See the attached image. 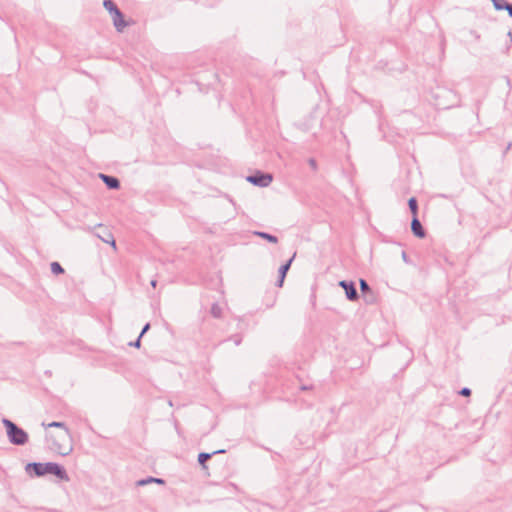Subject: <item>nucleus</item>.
Returning <instances> with one entry per match:
<instances>
[{
    "label": "nucleus",
    "instance_id": "nucleus-24",
    "mask_svg": "<svg viewBox=\"0 0 512 512\" xmlns=\"http://www.w3.org/2000/svg\"><path fill=\"white\" fill-rule=\"evenodd\" d=\"M141 339L142 338L138 336L136 340L129 343V346L139 349L141 347Z\"/></svg>",
    "mask_w": 512,
    "mask_h": 512
},
{
    "label": "nucleus",
    "instance_id": "nucleus-13",
    "mask_svg": "<svg viewBox=\"0 0 512 512\" xmlns=\"http://www.w3.org/2000/svg\"><path fill=\"white\" fill-rule=\"evenodd\" d=\"M253 235L257 236V237H260L264 240H266L267 242L269 243H273V244H276L278 243V238L273 235V234H270L268 232H264V231H254L253 232Z\"/></svg>",
    "mask_w": 512,
    "mask_h": 512
},
{
    "label": "nucleus",
    "instance_id": "nucleus-33",
    "mask_svg": "<svg viewBox=\"0 0 512 512\" xmlns=\"http://www.w3.org/2000/svg\"><path fill=\"white\" fill-rule=\"evenodd\" d=\"M507 36L510 38V41H512V31H509V32L507 33Z\"/></svg>",
    "mask_w": 512,
    "mask_h": 512
},
{
    "label": "nucleus",
    "instance_id": "nucleus-32",
    "mask_svg": "<svg viewBox=\"0 0 512 512\" xmlns=\"http://www.w3.org/2000/svg\"><path fill=\"white\" fill-rule=\"evenodd\" d=\"M150 285H151V287L156 288V286H157V280H156V279H152V280L150 281Z\"/></svg>",
    "mask_w": 512,
    "mask_h": 512
},
{
    "label": "nucleus",
    "instance_id": "nucleus-11",
    "mask_svg": "<svg viewBox=\"0 0 512 512\" xmlns=\"http://www.w3.org/2000/svg\"><path fill=\"white\" fill-rule=\"evenodd\" d=\"M411 231H412L413 235L417 238L422 239L426 236V230L422 226L418 217H412Z\"/></svg>",
    "mask_w": 512,
    "mask_h": 512
},
{
    "label": "nucleus",
    "instance_id": "nucleus-26",
    "mask_svg": "<svg viewBox=\"0 0 512 512\" xmlns=\"http://www.w3.org/2000/svg\"><path fill=\"white\" fill-rule=\"evenodd\" d=\"M308 164L312 168V170H314V171L317 170V162L314 158H310L308 160Z\"/></svg>",
    "mask_w": 512,
    "mask_h": 512
},
{
    "label": "nucleus",
    "instance_id": "nucleus-12",
    "mask_svg": "<svg viewBox=\"0 0 512 512\" xmlns=\"http://www.w3.org/2000/svg\"><path fill=\"white\" fill-rule=\"evenodd\" d=\"M151 483H156V484L164 485L165 484V480L162 479V478L148 476L146 478L138 480L136 482V485L137 486H145V485H148V484H151Z\"/></svg>",
    "mask_w": 512,
    "mask_h": 512
},
{
    "label": "nucleus",
    "instance_id": "nucleus-2",
    "mask_svg": "<svg viewBox=\"0 0 512 512\" xmlns=\"http://www.w3.org/2000/svg\"><path fill=\"white\" fill-rule=\"evenodd\" d=\"M434 98L438 109H449L458 103V97L454 91L446 88H438L434 93Z\"/></svg>",
    "mask_w": 512,
    "mask_h": 512
},
{
    "label": "nucleus",
    "instance_id": "nucleus-8",
    "mask_svg": "<svg viewBox=\"0 0 512 512\" xmlns=\"http://www.w3.org/2000/svg\"><path fill=\"white\" fill-rule=\"evenodd\" d=\"M25 472L32 478L43 477V463L41 462H30L25 466Z\"/></svg>",
    "mask_w": 512,
    "mask_h": 512
},
{
    "label": "nucleus",
    "instance_id": "nucleus-14",
    "mask_svg": "<svg viewBox=\"0 0 512 512\" xmlns=\"http://www.w3.org/2000/svg\"><path fill=\"white\" fill-rule=\"evenodd\" d=\"M43 426L46 428H61L65 431V433L70 436V429L67 427L65 422L60 421H53L48 423L47 425L45 423H42Z\"/></svg>",
    "mask_w": 512,
    "mask_h": 512
},
{
    "label": "nucleus",
    "instance_id": "nucleus-4",
    "mask_svg": "<svg viewBox=\"0 0 512 512\" xmlns=\"http://www.w3.org/2000/svg\"><path fill=\"white\" fill-rule=\"evenodd\" d=\"M246 180L257 187H268L273 181V175L271 173L262 172L260 170H256L253 174L248 175Z\"/></svg>",
    "mask_w": 512,
    "mask_h": 512
},
{
    "label": "nucleus",
    "instance_id": "nucleus-18",
    "mask_svg": "<svg viewBox=\"0 0 512 512\" xmlns=\"http://www.w3.org/2000/svg\"><path fill=\"white\" fill-rule=\"evenodd\" d=\"M50 269H51L52 274H54V275H61V274H64V272H65L64 268L57 261H54L50 264Z\"/></svg>",
    "mask_w": 512,
    "mask_h": 512
},
{
    "label": "nucleus",
    "instance_id": "nucleus-31",
    "mask_svg": "<svg viewBox=\"0 0 512 512\" xmlns=\"http://www.w3.org/2000/svg\"><path fill=\"white\" fill-rule=\"evenodd\" d=\"M226 450L225 449H219V450H216V451H213L212 454L213 456L216 455V454H222V453H225Z\"/></svg>",
    "mask_w": 512,
    "mask_h": 512
},
{
    "label": "nucleus",
    "instance_id": "nucleus-22",
    "mask_svg": "<svg viewBox=\"0 0 512 512\" xmlns=\"http://www.w3.org/2000/svg\"><path fill=\"white\" fill-rule=\"evenodd\" d=\"M472 391L468 387H463L459 390L458 394L464 397H469L471 395Z\"/></svg>",
    "mask_w": 512,
    "mask_h": 512
},
{
    "label": "nucleus",
    "instance_id": "nucleus-21",
    "mask_svg": "<svg viewBox=\"0 0 512 512\" xmlns=\"http://www.w3.org/2000/svg\"><path fill=\"white\" fill-rule=\"evenodd\" d=\"M233 341L236 346H239L242 343V336L240 334H235L230 336L226 341Z\"/></svg>",
    "mask_w": 512,
    "mask_h": 512
},
{
    "label": "nucleus",
    "instance_id": "nucleus-25",
    "mask_svg": "<svg viewBox=\"0 0 512 512\" xmlns=\"http://www.w3.org/2000/svg\"><path fill=\"white\" fill-rule=\"evenodd\" d=\"M150 327H151V325H150V323H149V322H148V323H146V324L142 327V330H141V332H140V334H139L140 338H142V337H143V336H144V335L149 331Z\"/></svg>",
    "mask_w": 512,
    "mask_h": 512
},
{
    "label": "nucleus",
    "instance_id": "nucleus-20",
    "mask_svg": "<svg viewBox=\"0 0 512 512\" xmlns=\"http://www.w3.org/2000/svg\"><path fill=\"white\" fill-rule=\"evenodd\" d=\"M492 3H493V6L494 8L497 10V11H502L504 10L505 8L508 7V3L506 0H491Z\"/></svg>",
    "mask_w": 512,
    "mask_h": 512
},
{
    "label": "nucleus",
    "instance_id": "nucleus-9",
    "mask_svg": "<svg viewBox=\"0 0 512 512\" xmlns=\"http://www.w3.org/2000/svg\"><path fill=\"white\" fill-rule=\"evenodd\" d=\"M99 177L109 190H118L121 187L120 180L115 176L100 173Z\"/></svg>",
    "mask_w": 512,
    "mask_h": 512
},
{
    "label": "nucleus",
    "instance_id": "nucleus-7",
    "mask_svg": "<svg viewBox=\"0 0 512 512\" xmlns=\"http://www.w3.org/2000/svg\"><path fill=\"white\" fill-rule=\"evenodd\" d=\"M294 257H295V254L290 258L288 259L285 263H283L279 269H278V278L276 280V283L275 285L278 287V288H281L284 284V280L286 278V275L291 267V264L294 260Z\"/></svg>",
    "mask_w": 512,
    "mask_h": 512
},
{
    "label": "nucleus",
    "instance_id": "nucleus-16",
    "mask_svg": "<svg viewBox=\"0 0 512 512\" xmlns=\"http://www.w3.org/2000/svg\"><path fill=\"white\" fill-rule=\"evenodd\" d=\"M213 457L212 452H201L198 454V463L202 466L203 469H207L206 462Z\"/></svg>",
    "mask_w": 512,
    "mask_h": 512
},
{
    "label": "nucleus",
    "instance_id": "nucleus-1",
    "mask_svg": "<svg viewBox=\"0 0 512 512\" xmlns=\"http://www.w3.org/2000/svg\"><path fill=\"white\" fill-rule=\"evenodd\" d=\"M2 424L6 429L7 437L11 444L22 446L28 442V433L24 429L16 425L13 421L7 418H3Z\"/></svg>",
    "mask_w": 512,
    "mask_h": 512
},
{
    "label": "nucleus",
    "instance_id": "nucleus-30",
    "mask_svg": "<svg viewBox=\"0 0 512 512\" xmlns=\"http://www.w3.org/2000/svg\"><path fill=\"white\" fill-rule=\"evenodd\" d=\"M402 259L404 262L408 263L409 260H408V255L405 251L402 252Z\"/></svg>",
    "mask_w": 512,
    "mask_h": 512
},
{
    "label": "nucleus",
    "instance_id": "nucleus-27",
    "mask_svg": "<svg viewBox=\"0 0 512 512\" xmlns=\"http://www.w3.org/2000/svg\"><path fill=\"white\" fill-rule=\"evenodd\" d=\"M311 389H313L312 385H305V384H303V385L300 386V390L301 391H308V390H311Z\"/></svg>",
    "mask_w": 512,
    "mask_h": 512
},
{
    "label": "nucleus",
    "instance_id": "nucleus-17",
    "mask_svg": "<svg viewBox=\"0 0 512 512\" xmlns=\"http://www.w3.org/2000/svg\"><path fill=\"white\" fill-rule=\"evenodd\" d=\"M103 6L110 15L120 10L113 0H103Z\"/></svg>",
    "mask_w": 512,
    "mask_h": 512
},
{
    "label": "nucleus",
    "instance_id": "nucleus-23",
    "mask_svg": "<svg viewBox=\"0 0 512 512\" xmlns=\"http://www.w3.org/2000/svg\"><path fill=\"white\" fill-rule=\"evenodd\" d=\"M102 240L105 242V243H111V245L113 247H116V242L113 238V235L111 233H108V238H102Z\"/></svg>",
    "mask_w": 512,
    "mask_h": 512
},
{
    "label": "nucleus",
    "instance_id": "nucleus-10",
    "mask_svg": "<svg viewBox=\"0 0 512 512\" xmlns=\"http://www.w3.org/2000/svg\"><path fill=\"white\" fill-rule=\"evenodd\" d=\"M114 27L118 32H122L125 27L128 26V22L124 18V14L121 10H118L116 13L111 14Z\"/></svg>",
    "mask_w": 512,
    "mask_h": 512
},
{
    "label": "nucleus",
    "instance_id": "nucleus-15",
    "mask_svg": "<svg viewBox=\"0 0 512 512\" xmlns=\"http://www.w3.org/2000/svg\"><path fill=\"white\" fill-rule=\"evenodd\" d=\"M408 207L412 214V217H418V201L416 197L409 198Z\"/></svg>",
    "mask_w": 512,
    "mask_h": 512
},
{
    "label": "nucleus",
    "instance_id": "nucleus-28",
    "mask_svg": "<svg viewBox=\"0 0 512 512\" xmlns=\"http://www.w3.org/2000/svg\"><path fill=\"white\" fill-rule=\"evenodd\" d=\"M511 147H512V142H509V143L507 144V146L505 147L504 151H503V157H505V156H506V154H507V153H508V151L511 149Z\"/></svg>",
    "mask_w": 512,
    "mask_h": 512
},
{
    "label": "nucleus",
    "instance_id": "nucleus-29",
    "mask_svg": "<svg viewBox=\"0 0 512 512\" xmlns=\"http://www.w3.org/2000/svg\"><path fill=\"white\" fill-rule=\"evenodd\" d=\"M504 10H507L508 15L512 18V3H508V7Z\"/></svg>",
    "mask_w": 512,
    "mask_h": 512
},
{
    "label": "nucleus",
    "instance_id": "nucleus-6",
    "mask_svg": "<svg viewBox=\"0 0 512 512\" xmlns=\"http://www.w3.org/2000/svg\"><path fill=\"white\" fill-rule=\"evenodd\" d=\"M339 286L344 290L345 296L349 301L359 299V294L353 281L342 280L339 282Z\"/></svg>",
    "mask_w": 512,
    "mask_h": 512
},
{
    "label": "nucleus",
    "instance_id": "nucleus-3",
    "mask_svg": "<svg viewBox=\"0 0 512 512\" xmlns=\"http://www.w3.org/2000/svg\"><path fill=\"white\" fill-rule=\"evenodd\" d=\"M51 474L57 479L68 482L70 477L65 467L57 462H46L43 463V476Z\"/></svg>",
    "mask_w": 512,
    "mask_h": 512
},
{
    "label": "nucleus",
    "instance_id": "nucleus-5",
    "mask_svg": "<svg viewBox=\"0 0 512 512\" xmlns=\"http://www.w3.org/2000/svg\"><path fill=\"white\" fill-rule=\"evenodd\" d=\"M360 292L362 294L363 300L366 304H375L377 301V297L374 291L369 286L368 282L361 278L359 279Z\"/></svg>",
    "mask_w": 512,
    "mask_h": 512
},
{
    "label": "nucleus",
    "instance_id": "nucleus-19",
    "mask_svg": "<svg viewBox=\"0 0 512 512\" xmlns=\"http://www.w3.org/2000/svg\"><path fill=\"white\" fill-rule=\"evenodd\" d=\"M210 313L214 318H217V319L221 318L222 317L221 306L217 302L213 303L211 306V309H210Z\"/></svg>",
    "mask_w": 512,
    "mask_h": 512
}]
</instances>
